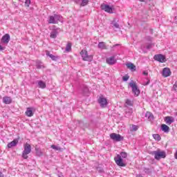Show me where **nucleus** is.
Returning a JSON list of instances; mask_svg holds the SVG:
<instances>
[{
    "mask_svg": "<svg viewBox=\"0 0 177 177\" xmlns=\"http://www.w3.org/2000/svg\"><path fill=\"white\" fill-rule=\"evenodd\" d=\"M89 3V0H82V3H80V6H86Z\"/></svg>",
    "mask_w": 177,
    "mask_h": 177,
    "instance_id": "a878e982",
    "label": "nucleus"
},
{
    "mask_svg": "<svg viewBox=\"0 0 177 177\" xmlns=\"http://www.w3.org/2000/svg\"><path fill=\"white\" fill-rule=\"evenodd\" d=\"M115 28H120V25L117 23H115L113 24Z\"/></svg>",
    "mask_w": 177,
    "mask_h": 177,
    "instance_id": "72a5a7b5",
    "label": "nucleus"
},
{
    "mask_svg": "<svg viewBox=\"0 0 177 177\" xmlns=\"http://www.w3.org/2000/svg\"><path fill=\"white\" fill-rule=\"evenodd\" d=\"M56 37H57V31L51 32L50 37L55 39L56 38Z\"/></svg>",
    "mask_w": 177,
    "mask_h": 177,
    "instance_id": "bb28decb",
    "label": "nucleus"
},
{
    "mask_svg": "<svg viewBox=\"0 0 177 177\" xmlns=\"http://www.w3.org/2000/svg\"><path fill=\"white\" fill-rule=\"evenodd\" d=\"M46 56H49V57L54 61L57 60V57L50 54V52L49 50H46Z\"/></svg>",
    "mask_w": 177,
    "mask_h": 177,
    "instance_id": "4be33fe9",
    "label": "nucleus"
},
{
    "mask_svg": "<svg viewBox=\"0 0 177 177\" xmlns=\"http://www.w3.org/2000/svg\"><path fill=\"white\" fill-rule=\"evenodd\" d=\"M138 177H142V176L139 175V176H137Z\"/></svg>",
    "mask_w": 177,
    "mask_h": 177,
    "instance_id": "ea45409f",
    "label": "nucleus"
},
{
    "mask_svg": "<svg viewBox=\"0 0 177 177\" xmlns=\"http://www.w3.org/2000/svg\"><path fill=\"white\" fill-rule=\"evenodd\" d=\"M80 55L84 62H92V60H93V55H89V53H88V50H82L80 52Z\"/></svg>",
    "mask_w": 177,
    "mask_h": 177,
    "instance_id": "f03ea898",
    "label": "nucleus"
},
{
    "mask_svg": "<svg viewBox=\"0 0 177 177\" xmlns=\"http://www.w3.org/2000/svg\"><path fill=\"white\" fill-rule=\"evenodd\" d=\"M154 60H156L157 62H159L160 63H165L167 62V59L165 58V56L159 54V55H156L153 57Z\"/></svg>",
    "mask_w": 177,
    "mask_h": 177,
    "instance_id": "9d476101",
    "label": "nucleus"
},
{
    "mask_svg": "<svg viewBox=\"0 0 177 177\" xmlns=\"http://www.w3.org/2000/svg\"><path fill=\"white\" fill-rule=\"evenodd\" d=\"M145 117L146 118H148V120H149V121H153V120H154V115H153L152 113L147 111L145 114Z\"/></svg>",
    "mask_w": 177,
    "mask_h": 177,
    "instance_id": "aec40b11",
    "label": "nucleus"
},
{
    "mask_svg": "<svg viewBox=\"0 0 177 177\" xmlns=\"http://www.w3.org/2000/svg\"><path fill=\"white\" fill-rule=\"evenodd\" d=\"M149 84H150V80H149V81L147 82V85H149Z\"/></svg>",
    "mask_w": 177,
    "mask_h": 177,
    "instance_id": "e433bc0d",
    "label": "nucleus"
},
{
    "mask_svg": "<svg viewBox=\"0 0 177 177\" xmlns=\"http://www.w3.org/2000/svg\"><path fill=\"white\" fill-rule=\"evenodd\" d=\"M98 103L102 109H106L109 104L107 98L104 97L103 95L100 96L98 99Z\"/></svg>",
    "mask_w": 177,
    "mask_h": 177,
    "instance_id": "6e6552de",
    "label": "nucleus"
},
{
    "mask_svg": "<svg viewBox=\"0 0 177 177\" xmlns=\"http://www.w3.org/2000/svg\"><path fill=\"white\" fill-rule=\"evenodd\" d=\"M171 74V69H169V68H163L162 75L165 77V78H167V77H169Z\"/></svg>",
    "mask_w": 177,
    "mask_h": 177,
    "instance_id": "f8f14e48",
    "label": "nucleus"
},
{
    "mask_svg": "<svg viewBox=\"0 0 177 177\" xmlns=\"http://www.w3.org/2000/svg\"><path fill=\"white\" fill-rule=\"evenodd\" d=\"M3 103H4L5 104H10V103H12V97L8 96L3 97Z\"/></svg>",
    "mask_w": 177,
    "mask_h": 177,
    "instance_id": "f3484780",
    "label": "nucleus"
},
{
    "mask_svg": "<svg viewBox=\"0 0 177 177\" xmlns=\"http://www.w3.org/2000/svg\"><path fill=\"white\" fill-rule=\"evenodd\" d=\"M18 143H19V140L15 139L13 141L8 143L7 147H8V149H12V147H15V146H16Z\"/></svg>",
    "mask_w": 177,
    "mask_h": 177,
    "instance_id": "dca6fc26",
    "label": "nucleus"
},
{
    "mask_svg": "<svg viewBox=\"0 0 177 177\" xmlns=\"http://www.w3.org/2000/svg\"><path fill=\"white\" fill-rule=\"evenodd\" d=\"M128 157V153L125 151L120 152V155L118 154L114 158V161L118 167H127V165L124 162L122 158H127Z\"/></svg>",
    "mask_w": 177,
    "mask_h": 177,
    "instance_id": "f257e3e1",
    "label": "nucleus"
},
{
    "mask_svg": "<svg viewBox=\"0 0 177 177\" xmlns=\"http://www.w3.org/2000/svg\"><path fill=\"white\" fill-rule=\"evenodd\" d=\"M125 103L127 106H133V103L130 100H126Z\"/></svg>",
    "mask_w": 177,
    "mask_h": 177,
    "instance_id": "c756f323",
    "label": "nucleus"
},
{
    "mask_svg": "<svg viewBox=\"0 0 177 177\" xmlns=\"http://www.w3.org/2000/svg\"><path fill=\"white\" fill-rule=\"evenodd\" d=\"M109 136L114 142H121L122 140H124V136L115 133H111Z\"/></svg>",
    "mask_w": 177,
    "mask_h": 177,
    "instance_id": "0eeeda50",
    "label": "nucleus"
},
{
    "mask_svg": "<svg viewBox=\"0 0 177 177\" xmlns=\"http://www.w3.org/2000/svg\"><path fill=\"white\" fill-rule=\"evenodd\" d=\"M31 3V0H26L25 1V6L28 8Z\"/></svg>",
    "mask_w": 177,
    "mask_h": 177,
    "instance_id": "7c9ffc66",
    "label": "nucleus"
},
{
    "mask_svg": "<svg viewBox=\"0 0 177 177\" xmlns=\"http://www.w3.org/2000/svg\"><path fill=\"white\" fill-rule=\"evenodd\" d=\"M174 121V117L167 116L165 118V122H166L167 125H171V124H172Z\"/></svg>",
    "mask_w": 177,
    "mask_h": 177,
    "instance_id": "2eb2a0df",
    "label": "nucleus"
},
{
    "mask_svg": "<svg viewBox=\"0 0 177 177\" xmlns=\"http://www.w3.org/2000/svg\"><path fill=\"white\" fill-rule=\"evenodd\" d=\"M5 49V47H3L2 46L0 45V50H3Z\"/></svg>",
    "mask_w": 177,
    "mask_h": 177,
    "instance_id": "c9c22d12",
    "label": "nucleus"
},
{
    "mask_svg": "<svg viewBox=\"0 0 177 177\" xmlns=\"http://www.w3.org/2000/svg\"><path fill=\"white\" fill-rule=\"evenodd\" d=\"M107 64L113 65L117 63V59L114 57H110L106 59Z\"/></svg>",
    "mask_w": 177,
    "mask_h": 177,
    "instance_id": "4468645a",
    "label": "nucleus"
},
{
    "mask_svg": "<svg viewBox=\"0 0 177 177\" xmlns=\"http://www.w3.org/2000/svg\"><path fill=\"white\" fill-rule=\"evenodd\" d=\"M73 46V44L71 42H68L66 47V52H71V47Z\"/></svg>",
    "mask_w": 177,
    "mask_h": 177,
    "instance_id": "b1692460",
    "label": "nucleus"
},
{
    "mask_svg": "<svg viewBox=\"0 0 177 177\" xmlns=\"http://www.w3.org/2000/svg\"><path fill=\"white\" fill-rule=\"evenodd\" d=\"M140 2H145V0H139Z\"/></svg>",
    "mask_w": 177,
    "mask_h": 177,
    "instance_id": "58836bf2",
    "label": "nucleus"
},
{
    "mask_svg": "<svg viewBox=\"0 0 177 177\" xmlns=\"http://www.w3.org/2000/svg\"><path fill=\"white\" fill-rule=\"evenodd\" d=\"M0 177H2V172L0 171Z\"/></svg>",
    "mask_w": 177,
    "mask_h": 177,
    "instance_id": "4c0bfd02",
    "label": "nucleus"
},
{
    "mask_svg": "<svg viewBox=\"0 0 177 177\" xmlns=\"http://www.w3.org/2000/svg\"><path fill=\"white\" fill-rule=\"evenodd\" d=\"M30 153H31V145L26 142L24 145L22 158H24V160H27V158H28V154H30Z\"/></svg>",
    "mask_w": 177,
    "mask_h": 177,
    "instance_id": "20e7f679",
    "label": "nucleus"
},
{
    "mask_svg": "<svg viewBox=\"0 0 177 177\" xmlns=\"http://www.w3.org/2000/svg\"><path fill=\"white\" fill-rule=\"evenodd\" d=\"M153 139H155V140H158V141L161 140V136H160V135L158 134H153Z\"/></svg>",
    "mask_w": 177,
    "mask_h": 177,
    "instance_id": "cd10ccee",
    "label": "nucleus"
},
{
    "mask_svg": "<svg viewBox=\"0 0 177 177\" xmlns=\"http://www.w3.org/2000/svg\"><path fill=\"white\" fill-rule=\"evenodd\" d=\"M142 74L143 75H149V73L146 71H143Z\"/></svg>",
    "mask_w": 177,
    "mask_h": 177,
    "instance_id": "f704fd0d",
    "label": "nucleus"
},
{
    "mask_svg": "<svg viewBox=\"0 0 177 177\" xmlns=\"http://www.w3.org/2000/svg\"><path fill=\"white\" fill-rule=\"evenodd\" d=\"M131 131H136L138 129H139V127L135 124L131 125Z\"/></svg>",
    "mask_w": 177,
    "mask_h": 177,
    "instance_id": "c85d7f7f",
    "label": "nucleus"
},
{
    "mask_svg": "<svg viewBox=\"0 0 177 177\" xmlns=\"http://www.w3.org/2000/svg\"><path fill=\"white\" fill-rule=\"evenodd\" d=\"M38 85H39V88H41V89H45V88H46V84L43 81H39Z\"/></svg>",
    "mask_w": 177,
    "mask_h": 177,
    "instance_id": "5701e85b",
    "label": "nucleus"
},
{
    "mask_svg": "<svg viewBox=\"0 0 177 177\" xmlns=\"http://www.w3.org/2000/svg\"><path fill=\"white\" fill-rule=\"evenodd\" d=\"M129 80V75H125L122 77V80L123 81H128Z\"/></svg>",
    "mask_w": 177,
    "mask_h": 177,
    "instance_id": "2f4dec72",
    "label": "nucleus"
},
{
    "mask_svg": "<svg viewBox=\"0 0 177 177\" xmlns=\"http://www.w3.org/2000/svg\"><path fill=\"white\" fill-rule=\"evenodd\" d=\"M174 89L176 91V92H177V81L174 84Z\"/></svg>",
    "mask_w": 177,
    "mask_h": 177,
    "instance_id": "473e14b6",
    "label": "nucleus"
},
{
    "mask_svg": "<svg viewBox=\"0 0 177 177\" xmlns=\"http://www.w3.org/2000/svg\"><path fill=\"white\" fill-rule=\"evenodd\" d=\"M129 85L132 88V92H133V93H134L135 96H139V95H140V90H139V88H138L136 82H131L129 84Z\"/></svg>",
    "mask_w": 177,
    "mask_h": 177,
    "instance_id": "423d86ee",
    "label": "nucleus"
},
{
    "mask_svg": "<svg viewBox=\"0 0 177 177\" xmlns=\"http://www.w3.org/2000/svg\"><path fill=\"white\" fill-rule=\"evenodd\" d=\"M161 130L163 132H165V133H168V132H169V127H168L165 124H163L161 125Z\"/></svg>",
    "mask_w": 177,
    "mask_h": 177,
    "instance_id": "412c9836",
    "label": "nucleus"
},
{
    "mask_svg": "<svg viewBox=\"0 0 177 177\" xmlns=\"http://www.w3.org/2000/svg\"><path fill=\"white\" fill-rule=\"evenodd\" d=\"M34 111H35V109H34V108L28 107L26 109L25 114L27 117H32V115H34Z\"/></svg>",
    "mask_w": 177,
    "mask_h": 177,
    "instance_id": "9b49d317",
    "label": "nucleus"
},
{
    "mask_svg": "<svg viewBox=\"0 0 177 177\" xmlns=\"http://www.w3.org/2000/svg\"><path fill=\"white\" fill-rule=\"evenodd\" d=\"M51 149H53V150H55L56 151H62V149L60 147H57L55 145H52L50 146Z\"/></svg>",
    "mask_w": 177,
    "mask_h": 177,
    "instance_id": "393cba45",
    "label": "nucleus"
},
{
    "mask_svg": "<svg viewBox=\"0 0 177 177\" xmlns=\"http://www.w3.org/2000/svg\"><path fill=\"white\" fill-rule=\"evenodd\" d=\"M98 48L102 50L107 49V46H106V43L104 41H101L98 43Z\"/></svg>",
    "mask_w": 177,
    "mask_h": 177,
    "instance_id": "6ab92c4d",
    "label": "nucleus"
},
{
    "mask_svg": "<svg viewBox=\"0 0 177 177\" xmlns=\"http://www.w3.org/2000/svg\"><path fill=\"white\" fill-rule=\"evenodd\" d=\"M155 160H161V158H165L167 155L165 154V151L157 150L153 152Z\"/></svg>",
    "mask_w": 177,
    "mask_h": 177,
    "instance_id": "39448f33",
    "label": "nucleus"
},
{
    "mask_svg": "<svg viewBox=\"0 0 177 177\" xmlns=\"http://www.w3.org/2000/svg\"><path fill=\"white\" fill-rule=\"evenodd\" d=\"M9 41H10V35L9 34H6L2 37L1 42L3 44H9Z\"/></svg>",
    "mask_w": 177,
    "mask_h": 177,
    "instance_id": "ddd939ff",
    "label": "nucleus"
},
{
    "mask_svg": "<svg viewBox=\"0 0 177 177\" xmlns=\"http://www.w3.org/2000/svg\"><path fill=\"white\" fill-rule=\"evenodd\" d=\"M126 66L129 70H131L132 71H136V66H135V64L133 63H128L126 64Z\"/></svg>",
    "mask_w": 177,
    "mask_h": 177,
    "instance_id": "a211bd4d",
    "label": "nucleus"
},
{
    "mask_svg": "<svg viewBox=\"0 0 177 177\" xmlns=\"http://www.w3.org/2000/svg\"><path fill=\"white\" fill-rule=\"evenodd\" d=\"M102 10H104V12H106V13H110V14H113L114 13V12L113 10H114V8H113L112 7H111L109 5L102 3L100 6Z\"/></svg>",
    "mask_w": 177,
    "mask_h": 177,
    "instance_id": "1a4fd4ad",
    "label": "nucleus"
},
{
    "mask_svg": "<svg viewBox=\"0 0 177 177\" xmlns=\"http://www.w3.org/2000/svg\"><path fill=\"white\" fill-rule=\"evenodd\" d=\"M59 21H62V17L60 15H54L48 17V24H59Z\"/></svg>",
    "mask_w": 177,
    "mask_h": 177,
    "instance_id": "7ed1b4c3",
    "label": "nucleus"
}]
</instances>
